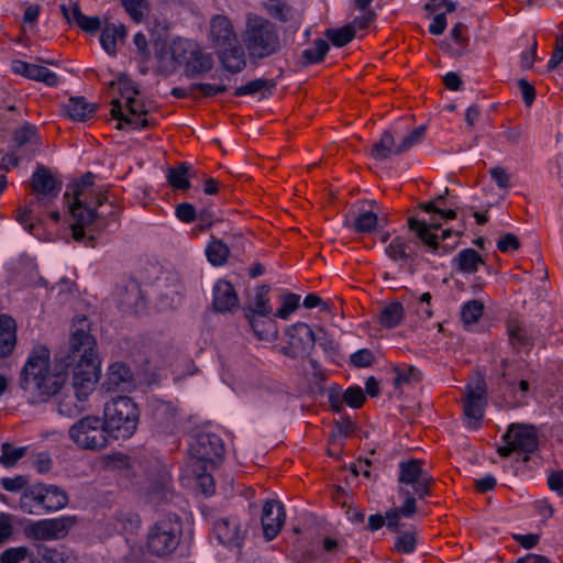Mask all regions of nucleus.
Returning a JSON list of instances; mask_svg holds the SVG:
<instances>
[{
	"instance_id": "nucleus-58",
	"label": "nucleus",
	"mask_w": 563,
	"mask_h": 563,
	"mask_svg": "<svg viewBox=\"0 0 563 563\" xmlns=\"http://www.w3.org/2000/svg\"><path fill=\"white\" fill-rule=\"evenodd\" d=\"M350 361L355 367H369L374 362V354L368 349H361L350 356Z\"/></svg>"
},
{
	"instance_id": "nucleus-20",
	"label": "nucleus",
	"mask_w": 563,
	"mask_h": 563,
	"mask_svg": "<svg viewBox=\"0 0 563 563\" xmlns=\"http://www.w3.org/2000/svg\"><path fill=\"white\" fill-rule=\"evenodd\" d=\"M214 533L218 540L230 547H240L244 540L245 531L235 517L221 518L214 522Z\"/></svg>"
},
{
	"instance_id": "nucleus-61",
	"label": "nucleus",
	"mask_w": 563,
	"mask_h": 563,
	"mask_svg": "<svg viewBox=\"0 0 563 563\" xmlns=\"http://www.w3.org/2000/svg\"><path fill=\"white\" fill-rule=\"evenodd\" d=\"M520 247L519 239L514 233H507L497 242V249L501 253L517 251Z\"/></svg>"
},
{
	"instance_id": "nucleus-7",
	"label": "nucleus",
	"mask_w": 563,
	"mask_h": 563,
	"mask_svg": "<svg viewBox=\"0 0 563 563\" xmlns=\"http://www.w3.org/2000/svg\"><path fill=\"white\" fill-rule=\"evenodd\" d=\"M102 419L87 416L69 429V438L81 449L101 450L108 444L109 432Z\"/></svg>"
},
{
	"instance_id": "nucleus-42",
	"label": "nucleus",
	"mask_w": 563,
	"mask_h": 563,
	"mask_svg": "<svg viewBox=\"0 0 563 563\" xmlns=\"http://www.w3.org/2000/svg\"><path fill=\"white\" fill-rule=\"evenodd\" d=\"M379 224L378 216L369 210L361 211L354 219L352 228L357 233H372Z\"/></svg>"
},
{
	"instance_id": "nucleus-1",
	"label": "nucleus",
	"mask_w": 563,
	"mask_h": 563,
	"mask_svg": "<svg viewBox=\"0 0 563 563\" xmlns=\"http://www.w3.org/2000/svg\"><path fill=\"white\" fill-rule=\"evenodd\" d=\"M97 341L84 328L71 331L68 350L59 358L60 368L49 365V351L44 345L35 346L21 371L20 386L33 404L44 402L57 395L71 371L74 385L81 397L91 394L100 375Z\"/></svg>"
},
{
	"instance_id": "nucleus-52",
	"label": "nucleus",
	"mask_w": 563,
	"mask_h": 563,
	"mask_svg": "<svg viewBox=\"0 0 563 563\" xmlns=\"http://www.w3.org/2000/svg\"><path fill=\"white\" fill-rule=\"evenodd\" d=\"M31 79L42 81L49 87H55L59 84V77L57 74L40 65L34 66Z\"/></svg>"
},
{
	"instance_id": "nucleus-25",
	"label": "nucleus",
	"mask_w": 563,
	"mask_h": 563,
	"mask_svg": "<svg viewBox=\"0 0 563 563\" xmlns=\"http://www.w3.org/2000/svg\"><path fill=\"white\" fill-rule=\"evenodd\" d=\"M16 345V324L9 316H0V357L12 354Z\"/></svg>"
},
{
	"instance_id": "nucleus-21",
	"label": "nucleus",
	"mask_w": 563,
	"mask_h": 563,
	"mask_svg": "<svg viewBox=\"0 0 563 563\" xmlns=\"http://www.w3.org/2000/svg\"><path fill=\"white\" fill-rule=\"evenodd\" d=\"M118 301L128 312L139 313L144 308V298L140 284L130 279L118 290Z\"/></svg>"
},
{
	"instance_id": "nucleus-29",
	"label": "nucleus",
	"mask_w": 563,
	"mask_h": 563,
	"mask_svg": "<svg viewBox=\"0 0 563 563\" xmlns=\"http://www.w3.org/2000/svg\"><path fill=\"white\" fill-rule=\"evenodd\" d=\"M247 319L258 340L273 342L278 338V329L274 320L256 316H247Z\"/></svg>"
},
{
	"instance_id": "nucleus-4",
	"label": "nucleus",
	"mask_w": 563,
	"mask_h": 563,
	"mask_svg": "<svg viewBox=\"0 0 563 563\" xmlns=\"http://www.w3.org/2000/svg\"><path fill=\"white\" fill-rule=\"evenodd\" d=\"M422 460L410 459L399 463V496L404 498V517L411 518L417 511L416 496L423 498L430 494L433 477L423 470Z\"/></svg>"
},
{
	"instance_id": "nucleus-16",
	"label": "nucleus",
	"mask_w": 563,
	"mask_h": 563,
	"mask_svg": "<svg viewBox=\"0 0 563 563\" xmlns=\"http://www.w3.org/2000/svg\"><path fill=\"white\" fill-rule=\"evenodd\" d=\"M486 404V384L478 377L474 386H467L466 398L464 401L465 416L475 422V426L483 418L484 406Z\"/></svg>"
},
{
	"instance_id": "nucleus-6",
	"label": "nucleus",
	"mask_w": 563,
	"mask_h": 563,
	"mask_svg": "<svg viewBox=\"0 0 563 563\" xmlns=\"http://www.w3.org/2000/svg\"><path fill=\"white\" fill-rule=\"evenodd\" d=\"M181 534L180 518L175 514L164 515L147 532L148 551L158 556L167 555L177 549Z\"/></svg>"
},
{
	"instance_id": "nucleus-41",
	"label": "nucleus",
	"mask_w": 563,
	"mask_h": 563,
	"mask_svg": "<svg viewBox=\"0 0 563 563\" xmlns=\"http://www.w3.org/2000/svg\"><path fill=\"white\" fill-rule=\"evenodd\" d=\"M27 452L26 446H14L9 442L1 444L0 464L5 468H11L25 456Z\"/></svg>"
},
{
	"instance_id": "nucleus-3",
	"label": "nucleus",
	"mask_w": 563,
	"mask_h": 563,
	"mask_svg": "<svg viewBox=\"0 0 563 563\" xmlns=\"http://www.w3.org/2000/svg\"><path fill=\"white\" fill-rule=\"evenodd\" d=\"M242 40L247 56L253 62L268 58L282 49V41L276 25L254 13L246 15Z\"/></svg>"
},
{
	"instance_id": "nucleus-24",
	"label": "nucleus",
	"mask_w": 563,
	"mask_h": 563,
	"mask_svg": "<svg viewBox=\"0 0 563 563\" xmlns=\"http://www.w3.org/2000/svg\"><path fill=\"white\" fill-rule=\"evenodd\" d=\"M42 489V510L54 512L65 508L68 505L69 497L67 493L56 485L41 484Z\"/></svg>"
},
{
	"instance_id": "nucleus-27",
	"label": "nucleus",
	"mask_w": 563,
	"mask_h": 563,
	"mask_svg": "<svg viewBox=\"0 0 563 563\" xmlns=\"http://www.w3.org/2000/svg\"><path fill=\"white\" fill-rule=\"evenodd\" d=\"M67 115L74 121H86L97 111V104L88 102L84 97H71L65 104Z\"/></svg>"
},
{
	"instance_id": "nucleus-48",
	"label": "nucleus",
	"mask_w": 563,
	"mask_h": 563,
	"mask_svg": "<svg viewBox=\"0 0 563 563\" xmlns=\"http://www.w3.org/2000/svg\"><path fill=\"white\" fill-rule=\"evenodd\" d=\"M426 135V128L423 125L417 126L407 136H405L399 145L396 147V153H405L417 144H420Z\"/></svg>"
},
{
	"instance_id": "nucleus-45",
	"label": "nucleus",
	"mask_w": 563,
	"mask_h": 563,
	"mask_svg": "<svg viewBox=\"0 0 563 563\" xmlns=\"http://www.w3.org/2000/svg\"><path fill=\"white\" fill-rule=\"evenodd\" d=\"M14 141L18 146L31 145L33 147H37L40 136L36 126L32 124H24L15 131Z\"/></svg>"
},
{
	"instance_id": "nucleus-26",
	"label": "nucleus",
	"mask_w": 563,
	"mask_h": 563,
	"mask_svg": "<svg viewBox=\"0 0 563 563\" xmlns=\"http://www.w3.org/2000/svg\"><path fill=\"white\" fill-rule=\"evenodd\" d=\"M60 9L68 22L76 23L85 32H95L101 27V21L98 16L85 15L76 3L70 9L66 5H62Z\"/></svg>"
},
{
	"instance_id": "nucleus-55",
	"label": "nucleus",
	"mask_w": 563,
	"mask_h": 563,
	"mask_svg": "<svg viewBox=\"0 0 563 563\" xmlns=\"http://www.w3.org/2000/svg\"><path fill=\"white\" fill-rule=\"evenodd\" d=\"M228 90L225 85H212L207 82L192 84L189 87V92L200 91L205 97H213L216 95L224 93Z\"/></svg>"
},
{
	"instance_id": "nucleus-35",
	"label": "nucleus",
	"mask_w": 563,
	"mask_h": 563,
	"mask_svg": "<svg viewBox=\"0 0 563 563\" xmlns=\"http://www.w3.org/2000/svg\"><path fill=\"white\" fill-rule=\"evenodd\" d=\"M404 319V307L400 302H390L382 308L379 324L387 329L396 328Z\"/></svg>"
},
{
	"instance_id": "nucleus-22",
	"label": "nucleus",
	"mask_w": 563,
	"mask_h": 563,
	"mask_svg": "<svg viewBox=\"0 0 563 563\" xmlns=\"http://www.w3.org/2000/svg\"><path fill=\"white\" fill-rule=\"evenodd\" d=\"M216 52L223 68L229 73L238 74L246 67L245 53L238 41L234 44L220 47Z\"/></svg>"
},
{
	"instance_id": "nucleus-18",
	"label": "nucleus",
	"mask_w": 563,
	"mask_h": 563,
	"mask_svg": "<svg viewBox=\"0 0 563 563\" xmlns=\"http://www.w3.org/2000/svg\"><path fill=\"white\" fill-rule=\"evenodd\" d=\"M284 506L277 500H266L262 511V527L267 540H273L279 533L285 522Z\"/></svg>"
},
{
	"instance_id": "nucleus-12",
	"label": "nucleus",
	"mask_w": 563,
	"mask_h": 563,
	"mask_svg": "<svg viewBox=\"0 0 563 563\" xmlns=\"http://www.w3.org/2000/svg\"><path fill=\"white\" fill-rule=\"evenodd\" d=\"M120 89L122 98L125 99V110L128 111L125 123L137 130L153 125L152 120L147 118L148 111L145 104L135 98L139 90L128 81Z\"/></svg>"
},
{
	"instance_id": "nucleus-62",
	"label": "nucleus",
	"mask_w": 563,
	"mask_h": 563,
	"mask_svg": "<svg viewBox=\"0 0 563 563\" xmlns=\"http://www.w3.org/2000/svg\"><path fill=\"white\" fill-rule=\"evenodd\" d=\"M176 216L180 221L190 223L197 218V212L191 203L183 202L176 207Z\"/></svg>"
},
{
	"instance_id": "nucleus-2",
	"label": "nucleus",
	"mask_w": 563,
	"mask_h": 563,
	"mask_svg": "<svg viewBox=\"0 0 563 563\" xmlns=\"http://www.w3.org/2000/svg\"><path fill=\"white\" fill-rule=\"evenodd\" d=\"M96 176L88 172L80 179L67 185L64 199L74 218L73 238L86 246H93L95 234L103 230L106 222L97 211L107 201L106 194L95 185Z\"/></svg>"
},
{
	"instance_id": "nucleus-13",
	"label": "nucleus",
	"mask_w": 563,
	"mask_h": 563,
	"mask_svg": "<svg viewBox=\"0 0 563 563\" xmlns=\"http://www.w3.org/2000/svg\"><path fill=\"white\" fill-rule=\"evenodd\" d=\"M192 457L202 463H214L224 453L221 439L212 433H201L191 444Z\"/></svg>"
},
{
	"instance_id": "nucleus-17",
	"label": "nucleus",
	"mask_w": 563,
	"mask_h": 563,
	"mask_svg": "<svg viewBox=\"0 0 563 563\" xmlns=\"http://www.w3.org/2000/svg\"><path fill=\"white\" fill-rule=\"evenodd\" d=\"M209 40L214 49H218L238 41L231 20L222 14H217L210 20Z\"/></svg>"
},
{
	"instance_id": "nucleus-57",
	"label": "nucleus",
	"mask_w": 563,
	"mask_h": 563,
	"mask_svg": "<svg viewBox=\"0 0 563 563\" xmlns=\"http://www.w3.org/2000/svg\"><path fill=\"white\" fill-rule=\"evenodd\" d=\"M366 397L361 387H350L343 394V400L352 408H360L365 401Z\"/></svg>"
},
{
	"instance_id": "nucleus-11",
	"label": "nucleus",
	"mask_w": 563,
	"mask_h": 563,
	"mask_svg": "<svg viewBox=\"0 0 563 563\" xmlns=\"http://www.w3.org/2000/svg\"><path fill=\"white\" fill-rule=\"evenodd\" d=\"M287 344L282 346L279 352L290 358L307 355L316 344V336L312 329L303 322H297L285 331Z\"/></svg>"
},
{
	"instance_id": "nucleus-46",
	"label": "nucleus",
	"mask_w": 563,
	"mask_h": 563,
	"mask_svg": "<svg viewBox=\"0 0 563 563\" xmlns=\"http://www.w3.org/2000/svg\"><path fill=\"white\" fill-rule=\"evenodd\" d=\"M325 36L331 41V43L336 47H343L349 44L355 36L352 26L349 24L344 25L340 29H329L325 32Z\"/></svg>"
},
{
	"instance_id": "nucleus-47",
	"label": "nucleus",
	"mask_w": 563,
	"mask_h": 563,
	"mask_svg": "<svg viewBox=\"0 0 563 563\" xmlns=\"http://www.w3.org/2000/svg\"><path fill=\"white\" fill-rule=\"evenodd\" d=\"M483 311H484V305L482 303V301L476 300V299L470 300V301L465 302L462 307V311H461L462 321L465 324H474L481 319Z\"/></svg>"
},
{
	"instance_id": "nucleus-38",
	"label": "nucleus",
	"mask_w": 563,
	"mask_h": 563,
	"mask_svg": "<svg viewBox=\"0 0 563 563\" xmlns=\"http://www.w3.org/2000/svg\"><path fill=\"white\" fill-rule=\"evenodd\" d=\"M268 292L269 287L267 285L256 288L255 297L251 307V313H247L246 317H268L271 314L272 307L268 303Z\"/></svg>"
},
{
	"instance_id": "nucleus-23",
	"label": "nucleus",
	"mask_w": 563,
	"mask_h": 563,
	"mask_svg": "<svg viewBox=\"0 0 563 563\" xmlns=\"http://www.w3.org/2000/svg\"><path fill=\"white\" fill-rule=\"evenodd\" d=\"M213 307L219 312H232L239 307V298L231 283L219 280L214 285Z\"/></svg>"
},
{
	"instance_id": "nucleus-51",
	"label": "nucleus",
	"mask_w": 563,
	"mask_h": 563,
	"mask_svg": "<svg viewBox=\"0 0 563 563\" xmlns=\"http://www.w3.org/2000/svg\"><path fill=\"white\" fill-rule=\"evenodd\" d=\"M122 4L135 22H141L147 12L146 0H122Z\"/></svg>"
},
{
	"instance_id": "nucleus-33",
	"label": "nucleus",
	"mask_w": 563,
	"mask_h": 563,
	"mask_svg": "<svg viewBox=\"0 0 563 563\" xmlns=\"http://www.w3.org/2000/svg\"><path fill=\"white\" fill-rule=\"evenodd\" d=\"M125 35L126 31L123 25L109 24L103 27L100 34V43L107 53L114 54L118 41H122Z\"/></svg>"
},
{
	"instance_id": "nucleus-53",
	"label": "nucleus",
	"mask_w": 563,
	"mask_h": 563,
	"mask_svg": "<svg viewBox=\"0 0 563 563\" xmlns=\"http://www.w3.org/2000/svg\"><path fill=\"white\" fill-rule=\"evenodd\" d=\"M300 297L295 294L283 296L282 307L277 309L275 316L280 319H287L298 307Z\"/></svg>"
},
{
	"instance_id": "nucleus-43",
	"label": "nucleus",
	"mask_w": 563,
	"mask_h": 563,
	"mask_svg": "<svg viewBox=\"0 0 563 563\" xmlns=\"http://www.w3.org/2000/svg\"><path fill=\"white\" fill-rule=\"evenodd\" d=\"M230 250L228 245L218 239H213L206 249L208 261L214 266L223 265L227 262Z\"/></svg>"
},
{
	"instance_id": "nucleus-50",
	"label": "nucleus",
	"mask_w": 563,
	"mask_h": 563,
	"mask_svg": "<svg viewBox=\"0 0 563 563\" xmlns=\"http://www.w3.org/2000/svg\"><path fill=\"white\" fill-rule=\"evenodd\" d=\"M396 374L395 385L397 386L401 384L417 383L421 379V372L412 365L397 367Z\"/></svg>"
},
{
	"instance_id": "nucleus-63",
	"label": "nucleus",
	"mask_w": 563,
	"mask_h": 563,
	"mask_svg": "<svg viewBox=\"0 0 563 563\" xmlns=\"http://www.w3.org/2000/svg\"><path fill=\"white\" fill-rule=\"evenodd\" d=\"M563 62V36L560 35L555 40V47L548 62V69L553 70Z\"/></svg>"
},
{
	"instance_id": "nucleus-31",
	"label": "nucleus",
	"mask_w": 563,
	"mask_h": 563,
	"mask_svg": "<svg viewBox=\"0 0 563 563\" xmlns=\"http://www.w3.org/2000/svg\"><path fill=\"white\" fill-rule=\"evenodd\" d=\"M386 254L393 261L401 264L411 262L416 256V252L410 246V242L402 236H396L391 240L386 247Z\"/></svg>"
},
{
	"instance_id": "nucleus-8",
	"label": "nucleus",
	"mask_w": 563,
	"mask_h": 563,
	"mask_svg": "<svg viewBox=\"0 0 563 563\" xmlns=\"http://www.w3.org/2000/svg\"><path fill=\"white\" fill-rule=\"evenodd\" d=\"M505 445L498 448L500 456H509L514 452L525 453L523 461L529 460L528 454L538 448L537 430L532 426L512 423L503 435Z\"/></svg>"
},
{
	"instance_id": "nucleus-54",
	"label": "nucleus",
	"mask_w": 563,
	"mask_h": 563,
	"mask_svg": "<svg viewBox=\"0 0 563 563\" xmlns=\"http://www.w3.org/2000/svg\"><path fill=\"white\" fill-rule=\"evenodd\" d=\"M417 544L416 536L411 531L401 533L396 538L395 549L399 553H411Z\"/></svg>"
},
{
	"instance_id": "nucleus-10",
	"label": "nucleus",
	"mask_w": 563,
	"mask_h": 563,
	"mask_svg": "<svg viewBox=\"0 0 563 563\" xmlns=\"http://www.w3.org/2000/svg\"><path fill=\"white\" fill-rule=\"evenodd\" d=\"M76 522L77 519L74 516L41 519L27 525L24 528V533L29 539L37 541L60 540L68 534L69 530L76 525Z\"/></svg>"
},
{
	"instance_id": "nucleus-32",
	"label": "nucleus",
	"mask_w": 563,
	"mask_h": 563,
	"mask_svg": "<svg viewBox=\"0 0 563 563\" xmlns=\"http://www.w3.org/2000/svg\"><path fill=\"white\" fill-rule=\"evenodd\" d=\"M20 509L29 515H38L42 510L41 484L25 488L19 500Z\"/></svg>"
},
{
	"instance_id": "nucleus-34",
	"label": "nucleus",
	"mask_w": 563,
	"mask_h": 563,
	"mask_svg": "<svg viewBox=\"0 0 563 563\" xmlns=\"http://www.w3.org/2000/svg\"><path fill=\"white\" fill-rule=\"evenodd\" d=\"M191 176V166L188 163H181L177 167L168 169L167 180L173 188L186 190L190 187L189 178Z\"/></svg>"
},
{
	"instance_id": "nucleus-39",
	"label": "nucleus",
	"mask_w": 563,
	"mask_h": 563,
	"mask_svg": "<svg viewBox=\"0 0 563 563\" xmlns=\"http://www.w3.org/2000/svg\"><path fill=\"white\" fill-rule=\"evenodd\" d=\"M262 7L275 20L287 22L291 19V7L285 0H263Z\"/></svg>"
},
{
	"instance_id": "nucleus-9",
	"label": "nucleus",
	"mask_w": 563,
	"mask_h": 563,
	"mask_svg": "<svg viewBox=\"0 0 563 563\" xmlns=\"http://www.w3.org/2000/svg\"><path fill=\"white\" fill-rule=\"evenodd\" d=\"M173 58L178 63H185L186 71L190 76H200L213 66V59L205 54L197 45L186 41H174L170 46Z\"/></svg>"
},
{
	"instance_id": "nucleus-56",
	"label": "nucleus",
	"mask_w": 563,
	"mask_h": 563,
	"mask_svg": "<svg viewBox=\"0 0 563 563\" xmlns=\"http://www.w3.org/2000/svg\"><path fill=\"white\" fill-rule=\"evenodd\" d=\"M1 487L10 493H16L25 489L29 484V478L24 475H16L14 477H3L0 481Z\"/></svg>"
},
{
	"instance_id": "nucleus-60",
	"label": "nucleus",
	"mask_w": 563,
	"mask_h": 563,
	"mask_svg": "<svg viewBox=\"0 0 563 563\" xmlns=\"http://www.w3.org/2000/svg\"><path fill=\"white\" fill-rule=\"evenodd\" d=\"M419 208L426 212H433L435 216H439V218L443 220H452L456 218L455 210H443L441 207L435 206V202H423L419 205Z\"/></svg>"
},
{
	"instance_id": "nucleus-37",
	"label": "nucleus",
	"mask_w": 563,
	"mask_h": 563,
	"mask_svg": "<svg viewBox=\"0 0 563 563\" xmlns=\"http://www.w3.org/2000/svg\"><path fill=\"white\" fill-rule=\"evenodd\" d=\"M395 139L393 134L388 131H385L379 141L373 144L372 147V156L376 161H384L389 158L391 155H397L396 153Z\"/></svg>"
},
{
	"instance_id": "nucleus-59",
	"label": "nucleus",
	"mask_w": 563,
	"mask_h": 563,
	"mask_svg": "<svg viewBox=\"0 0 563 563\" xmlns=\"http://www.w3.org/2000/svg\"><path fill=\"white\" fill-rule=\"evenodd\" d=\"M508 334L510 343L514 346L520 347L528 344V336L523 328L518 324L508 327Z\"/></svg>"
},
{
	"instance_id": "nucleus-40",
	"label": "nucleus",
	"mask_w": 563,
	"mask_h": 563,
	"mask_svg": "<svg viewBox=\"0 0 563 563\" xmlns=\"http://www.w3.org/2000/svg\"><path fill=\"white\" fill-rule=\"evenodd\" d=\"M37 554L45 563H75V558L64 549L38 545Z\"/></svg>"
},
{
	"instance_id": "nucleus-44",
	"label": "nucleus",
	"mask_w": 563,
	"mask_h": 563,
	"mask_svg": "<svg viewBox=\"0 0 563 563\" xmlns=\"http://www.w3.org/2000/svg\"><path fill=\"white\" fill-rule=\"evenodd\" d=\"M328 51L329 44L327 41L321 38L316 40L311 47L302 52L303 64L311 65L321 62Z\"/></svg>"
},
{
	"instance_id": "nucleus-5",
	"label": "nucleus",
	"mask_w": 563,
	"mask_h": 563,
	"mask_svg": "<svg viewBox=\"0 0 563 563\" xmlns=\"http://www.w3.org/2000/svg\"><path fill=\"white\" fill-rule=\"evenodd\" d=\"M102 420L110 437L125 440L131 438L137 428L140 410L132 398L118 396L104 404Z\"/></svg>"
},
{
	"instance_id": "nucleus-64",
	"label": "nucleus",
	"mask_w": 563,
	"mask_h": 563,
	"mask_svg": "<svg viewBox=\"0 0 563 563\" xmlns=\"http://www.w3.org/2000/svg\"><path fill=\"white\" fill-rule=\"evenodd\" d=\"M489 173L499 188L506 189L510 187V176L504 167L496 166Z\"/></svg>"
},
{
	"instance_id": "nucleus-36",
	"label": "nucleus",
	"mask_w": 563,
	"mask_h": 563,
	"mask_svg": "<svg viewBox=\"0 0 563 563\" xmlns=\"http://www.w3.org/2000/svg\"><path fill=\"white\" fill-rule=\"evenodd\" d=\"M1 563H36L37 560L30 548L12 547L5 549L0 555Z\"/></svg>"
},
{
	"instance_id": "nucleus-15",
	"label": "nucleus",
	"mask_w": 563,
	"mask_h": 563,
	"mask_svg": "<svg viewBox=\"0 0 563 563\" xmlns=\"http://www.w3.org/2000/svg\"><path fill=\"white\" fill-rule=\"evenodd\" d=\"M431 214L429 221L418 220L413 217L408 219V228L412 231L417 239L421 241L423 245L429 247L432 252L439 253L440 244H439V235L431 232V230H438L441 228V221L439 216H435L433 212H429Z\"/></svg>"
},
{
	"instance_id": "nucleus-28",
	"label": "nucleus",
	"mask_w": 563,
	"mask_h": 563,
	"mask_svg": "<svg viewBox=\"0 0 563 563\" xmlns=\"http://www.w3.org/2000/svg\"><path fill=\"white\" fill-rule=\"evenodd\" d=\"M71 385L74 394L62 395L57 401L58 412L67 417H74L81 412L82 409L85 408L84 404L87 400L88 396L90 395L87 394L85 397H81L78 393V388L74 385V382L71 383Z\"/></svg>"
},
{
	"instance_id": "nucleus-19",
	"label": "nucleus",
	"mask_w": 563,
	"mask_h": 563,
	"mask_svg": "<svg viewBox=\"0 0 563 563\" xmlns=\"http://www.w3.org/2000/svg\"><path fill=\"white\" fill-rule=\"evenodd\" d=\"M133 386V373L131 368L121 362L113 363L109 366L103 383L107 391H128Z\"/></svg>"
},
{
	"instance_id": "nucleus-49",
	"label": "nucleus",
	"mask_w": 563,
	"mask_h": 563,
	"mask_svg": "<svg viewBox=\"0 0 563 563\" xmlns=\"http://www.w3.org/2000/svg\"><path fill=\"white\" fill-rule=\"evenodd\" d=\"M271 87H274V84L271 80L258 78L247 82L246 85L238 87L234 91V96L241 97L247 95H255L262 91L263 89Z\"/></svg>"
},
{
	"instance_id": "nucleus-30",
	"label": "nucleus",
	"mask_w": 563,
	"mask_h": 563,
	"mask_svg": "<svg viewBox=\"0 0 563 563\" xmlns=\"http://www.w3.org/2000/svg\"><path fill=\"white\" fill-rule=\"evenodd\" d=\"M453 264L463 274H474L485 261L474 249H465L453 258Z\"/></svg>"
},
{
	"instance_id": "nucleus-14",
	"label": "nucleus",
	"mask_w": 563,
	"mask_h": 563,
	"mask_svg": "<svg viewBox=\"0 0 563 563\" xmlns=\"http://www.w3.org/2000/svg\"><path fill=\"white\" fill-rule=\"evenodd\" d=\"M31 187L32 191L36 194L38 202L45 200L53 201L62 190V181L54 177L47 168L38 166L32 175Z\"/></svg>"
}]
</instances>
